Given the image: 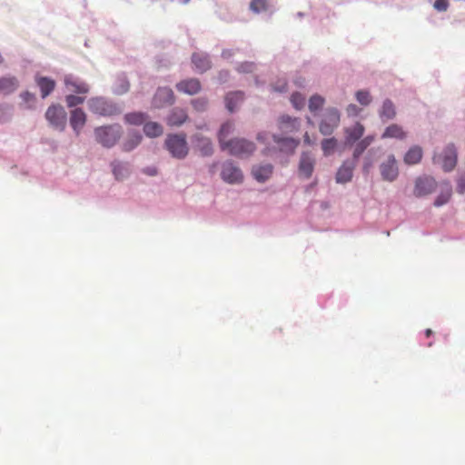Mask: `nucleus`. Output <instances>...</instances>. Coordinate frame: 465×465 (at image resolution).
Wrapping results in <instances>:
<instances>
[{
  "label": "nucleus",
  "mask_w": 465,
  "mask_h": 465,
  "mask_svg": "<svg viewBox=\"0 0 465 465\" xmlns=\"http://www.w3.org/2000/svg\"><path fill=\"white\" fill-rule=\"evenodd\" d=\"M123 134V129L119 124H109L94 129V136L97 143L106 148L114 146Z\"/></svg>",
  "instance_id": "f257e3e1"
},
{
  "label": "nucleus",
  "mask_w": 465,
  "mask_h": 465,
  "mask_svg": "<svg viewBox=\"0 0 465 465\" xmlns=\"http://www.w3.org/2000/svg\"><path fill=\"white\" fill-rule=\"evenodd\" d=\"M164 146L170 154L177 159H183L189 153L186 136L183 134H168Z\"/></svg>",
  "instance_id": "f03ea898"
},
{
  "label": "nucleus",
  "mask_w": 465,
  "mask_h": 465,
  "mask_svg": "<svg viewBox=\"0 0 465 465\" xmlns=\"http://www.w3.org/2000/svg\"><path fill=\"white\" fill-rule=\"evenodd\" d=\"M220 147L223 151H227L230 154L237 157H247L255 150L252 142L241 138L231 139Z\"/></svg>",
  "instance_id": "7ed1b4c3"
},
{
  "label": "nucleus",
  "mask_w": 465,
  "mask_h": 465,
  "mask_svg": "<svg viewBox=\"0 0 465 465\" xmlns=\"http://www.w3.org/2000/svg\"><path fill=\"white\" fill-rule=\"evenodd\" d=\"M89 110L102 116H112L120 113L119 108L113 103L102 97H93L88 101Z\"/></svg>",
  "instance_id": "20e7f679"
},
{
  "label": "nucleus",
  "mask_w": 465,
  "mask_h": 465,
  "mask_svg": "<svg viewBox=\"0 0 465 465\" xmlns=\"http://www.w3.org/2000/svg\"><path fill=\"white\" fill-rule=\"evenodd\" d=\"M341 115L336 108H328L319 124V131L323 135L331 134L339 126Z\"/></svg>",
  "instance_id": "39448f33"
},
{
  "label": "nucleus",
  "mask_w": 465,
  "mask_h": 465,
  "mask_svg": "<svg viewBox=\"0 0 465 465\" xmlns=\"http://www.w3.org/2000/svg\"><path fill=\"white\" fill-rule=\"evenodd\" d=\"M45 118L54 128L64 131L66 125V113L60 104L50 105L45 113Z\"/></svg>",
  "instance_id": "423d86ee"
},
{
  "label": "nucleus",
  "mask_w": 465,
  "mask_h": 465,
  "mask_svg": "<svg viewBox=\"0 0 465 465\" xmlns=\"http://www.w3.org/2000/svg\"><path fill=\"white\" fill-rule=\"evenodd\" d=\"M433 162L440 164L445 172L454 169L457 163V152L453 144H449L441 153L433 156Z\"/></svg>",
  "instance_id": "0eeeda50"
},
{
  "label": "nucleus",
  "mask_w": 465,
  "mask_h": 465,
  "mask_svg": "<svg viewBox=\"0 0 465 465\" xmlns=\"http://www.w3.org/2000/svg\"><path fill=\"white\" fill-rule=\"evenodd\" d=\"M221 177L225 183L231 184L241 183L243 180L242 172L232 161L223 163Z\"/></svg>",
  "instance_id": "6e6552de"
},
{
  "label": "nucleus",
  "mask_w": 465,
  "mask_h": 465,
  "mask_svg": "<svg viewBox=\"0 0 465 465\" xmlns=\"http://www.w3.org/2000/svg\"><path fill=\"white\" fill-rule=\"evenodd\" d=\"M437 187L436 181L430 176L418 177L415 181L413 193L416 197L430 194Z\"/></svg>",
  "instance_id": "1a4fd4ad"
},
{
  "label": "nucleus",
  "mask_w": 465,
  "mask_h": 465,
  "mask_svg": "<svg viewBox=\"0 0 465 465\" xmlns=\"http://www.w3.org/2000/svg\"><path fill=\"white\" fill-rule=\"evenodd\" d=\"M380 171L384 181L393 182L397 179L399 168L393 154L389 155L387 160L380 165Z\"/></svg>",
  "instance_id": "9d476101"
},
{
  "label": "nucleus",
  "mask_w": 465,
  "mask_h": 465,
  "mask_svg": "<svg viewBox=\"0 0 465 465\" xmlns=\"http://www.w3.org/2000/svg\"><path fill=\"white\" fill-rule=\"evenodd\" d=\"M64 84L65 89L70 93H74L77 94H86L89 92L88 84L73 74L65 75L64 77Z\"/></svg>",
  "instance_id": "9b49d317"
},
{
  "label": "nucleus",
  "mask_w": 465,
  "mask_h": 465,
  "mask_svg": "<svg viewBox=\"0 0 465 465\" xmlns=\"http://www.w3.org/2000/svg\"><path fill=\"white\" fill-rule=\"evenodd\" d=\"M173 102L174 94L173 90L169 87L158 88L153 99V104L157 108L163 107L167 104H172Z\"/></svg>",
  "instance_id": "f8f14e48"
},
{
  "label": "nucleus",
  "mask_w": 465,
  "mask_h": 465,
  "mask_svg": "<svg viewBox=\"0 0 465 465\" xmlns=\"http://www.w3.org/2000/svg\"><path fill=\"white\" fill-rule=\"evenodd\" d=\"M315 159L309 153H302L299 163V174L309 179L313 173Z\"/></svg>",
  "instance_id": "ddd939ff"
},
{
  "label": "nucleus",
  "mask_w": 465,
  "mask_h": 465,
  "mask_svg": "<svg viewBox=\"0 0 465 465\" xmlns=\"http://www.w3.org/2000/svg\"><path fill=\"white\" fill-rule=\"evenodd\" d=\"M202 85L198 79L190 78L176 84V89L180 93L193 95L201 91Z\"/></svg>",
  "instance_id": "4468645a"
},
{
  "label": "nucleus",
  "mask_w": 465,
  "mask_h": 465,
  "mask_svg": "<svg viewBox=\"0 0 465 465\" xmlns=\"http://www.w3.org/2000/svg\"><path fill=\"white\" fill-rule=\"evenodd\" d=\"M356 163L353 161H345L336 173V182L338 183H346L352 178L353 170Z\"/></svg>",
  "instance_id": "2eb2a0df"
},
{
  "label": "nucleus",
  "mask_w": 465,
  "mask_h": 465,
  "mask_svg": "<svg viewBox=\"0 0 465 465\" xmlns=\"http://www.w3.org/2000/svg\"><path fill=\"white\" fill-rule=\"evenodd\" d=\"M278 127L283 133H294L300 128V121L296 117L283 114L278 119Z\"/></svg>",
  "instance_id": "dca6fc26"
},
{
  "label": "nucleus",
  "mask_w": 465,
  "mask_h": 465,
  "mask_svg": "<svg viewBox=\"0 0 465 465\" xmlns=\"http://www.w3.org/2000/svg\"><path fill=\"white\" fill-rule=\"evenodd\" d=\"M86 123V114L81 108H75L70 114V124L76 135H79Z\"/></svg>",
  "instance_id": "f3484780"
},
{
  "label": "nucleus",
  "mask_w": 465,
  "mask_h": 465,
  "mask_svg": "<svg viewBox=\"0 0 465 465\" xmlns=\"http://www.w3.org/2000/svg\"><path fill=\"white\" fill-rule=\"evenodd\" d=\"M272 139L277 144L279 150L286 153H292L299 145V140L291 137L272 135Z\"/></svg>",
  "instance_id": "a211bd4d"
},
{
  "label": "nucleus",
  "mask_w": 465,
  "mask_h": 465,
  "mask_svg": "<svg viewBox=\"0 0 465 465\" xmlns=\"http://www.w3.org/2000/svg\"><path fill=\"white\" fill-rule=\"evenodd\" d=\"M365 131L364 126L361 123H356L354 125L351 127H347L344 129L345 134V143L352 144L356 141L360 140L363 135Z\"/></svg>",
  "instance_id": "6ab92c4d"
},
{
  "label": "nucleus",
  "mask_w": 465,
  "mask_h": 465,
  "mask_svg": "<svg viewBox=\"0 0 465 465\" xmlns=\"http://www.w3.org/2000/svg\"><path fill=\"white\" fill-rule=\"evenodd\" d=\"M188 119L187 113L182 108H173L167 116L166 122L170 126H180Z\"/></svg>",
  "instance_id": "aec40b11"
},
{
  "label": "nucleus",
  "mask_w": 465,
  "mask_h": 465,
  "mask_svg": "<svg viewBox=\"0 0 465 465\" xmlns=\"http://www.w3.org/2000/svg\"><path fill=\"white\" fill-rule=\"evenodd\" d=\"M192 62L199 73H204L211 68V60L207 54L194 53L192 55Z\"/></svg>",
  "instance_id": "412c9836"
},
{
  "label": "nucleus",
  "mask_w": 465,
  "mask_h": 465,
  "mask_svg": "<svg viewBox=\"0 0 465 465\" xmlns=\"http://www.w3.org/2000/svg\"><path fill=\"white\" fill-rule=\"evenodd\" d=\"M273 167L270 163L256 165L252 167V173L259 182L268 180L272 173Z\"/></svg>",
  "instance_id": "4be33fe9"
},
{
  "label": "nucleus",
  "mask_w": 465,
  "mask_h": 465,
  "mask_svg": "<svg viewBox=\"0 0 465 465\" xmlns=\"http://www.w3.org/2000/svg\"><path fill=\"white\" fill-rule=\"evenodd\" d=\"M35 83L37 86L40 88L42 98H45L48 96L55 87V82L45 76H40L35 78Z\"/></svg>",
  "instance_id": "5701e85b"
},
{
  "label": "nucleus",
  "mask_w": 465,
  "mask_h": 465,
  "mask_svg": "<svg viewBox=\"0 0 465 465\" xmlns=\"http://www.w3.org/2000/svg\"><path fill=\"white\" fill-rule=\"evenodd\" d=\"M194 140L195 147L197 150H199L203 156H210L213 153V143L209 138L195 135Z\"/></svg>",
  "instance_id": "b1692460"
},
{
  "label": "nucleus",
  "mask_w": 465,
  "mask_h": 465,
  "mask_svg": "<svg viewBox=\"0 0 465 465\" xmlns=\"http://www.w3.org/2000/svg\"><path fill=\"white\" fill-rule=\"evenodd\" d=\"M19 83L15 76L0 78V94H9L18 88Z\"/></svg>",
  "instance_id": "393cba45"
},
{
  "label": "nucleus",
  "mask_w": 465,
  "mask_h": 465,
  "mask_svg": "<svg viewBox=\"0 0 465 465\" xmlns=\"http://www.w3.org/2000/svg\"><path fill=\"white\" fill-rule=\"evenodd\" d=\"M422 149L418 145L411 147L404 155V163L408 165L417 164L422 158Z\"/></svg>",
  "instance_id": "a878e982"
},
{
  "label": "nucleus",
  "mask_w": 465,
  "mask_h": 465,
  "mask_svg": "<svg viewBox=\"0 0 465 465\" xmlns=\"http://www.w3.org/2000/svg\"><path fill=\"white\" fill-rule=\"evenodd\" d=\"M382 139L386 138H395L399 140H403L406 138V133L403 131L402 127L399 124H393L389 125L381 135Z\"/></svg>",
  "instance_id": "bb28decb"
},
{
  "label": "nucleus",
  "mask_w": 465,
  "mask_h": 465,
  "mask_svg": "<svg viewBox=\"0 0 465 465\" xmlns=\"http://www.w3.org/2000/svg\"><path fill=\"white\" fill-rule=\"evenodd\" d=\"M244 99V94L241 91L232 92L225 96V104L230 112H233L236 106Z\"/></svg>",
  "instance_id": "cd10ccee"
},
{
  "label": "nucleus",
  "mask_w": 465,
  "mask_h": 465,
  "mask_svg": "<svg viewBox=\"0 0 465 465\" xmlns=\"http://www.w3.org/2000/svg\"><path fill=\"white\" fill-rule=\"evenodd\" d=\"M396 111L391 100H385L380 111V116L383 121L391 120L395 117Z\"/></svg>",
  "instance_id": "c85d7f7f"
},
{
  "label": "nucleus",
  "mask_w": 465,
  "mask_h": 465,
  "mask_svg": "<svg viewBox=\"0 0 465 465\" xmlns=\"http://www.w3.org/2000/svg\"><path fill=\"white\" fill-rule=\"evenodd\" d=\"M143 132L149 137H158L163 134V126L156 122H148L143 125Z\"/></svg>",
  "instance_id": "c756f323"
},
{
  "label": "nucleus",
  "mask_w": 465,
  "mask_h": 465,
  "mask_svg": "<svg viewBox=\"0 0 465 465\" xmlns=\"http://www.w3.org/2000/svg\"><path fill=\"white\" fill-rule=\"evenodd\" d=\"M451 193V186L449 183L445 184V186L441 189L440 193L435 199L434 205L436 207H440L447 203L450 199Z\"/></svg>",
  "instance_id": "7c9ffc66"
},
{
  "label": "nucleus",
  "mask_w": 465,
  "mask_h": 465,
  "mask_svg": "<svg viewBox=\"0 0 465 465\" xmlns=\"http://www.w3.org/2000/svg\"><path fill=\"white\" fill-rule=\"evenodd\" d=\"M234 126L233 124L231 122L224 123L219 131L218 134V140L220 146L226 143L229 140H227V137L233 132Z\"/></svg>",
  "instance_id": "2f4dec72"
},
{
  "label": "nucleus",
  "mask_w": 465,
  "mask_h": 465,
  "mask_svg": "<svg viewBox=\"0 0 465 465\" xmlns=\"http://www.w3.org/2000/svg\"><path fill=\"white\" fill-rule=\"evenodd\" d=\"M142 135L139 134H130L129 137L123 143L122 149L124 152H130L140 144Z\"/></svg>",
  "instance_id": "473e14b6"
},
{
  "label": "nucleus",
  "mask_w": 465,
  "mask_h": 465,
  "mask_svg": "<svg viewBox=\"0 0 465 465\" xmlns=\"http://www.w3.org/2000/svg\"><path fill=\"white\" fill-rule=\"evenodd\" d=\"M321 145L324 156H329L332 154L337 148L338 141L334 137L326 138L322 141Z\"/></svg>",
  "instance_id": "72a5a7b5"
},
{
  "label": "nucleus",
  "mask_w": 465,
  "mask_h": 465,
  "mask_svg": "<svg viewBox=\"0 0 465 465\" xmlns=\"http://www.w3.org/2000/svg\"><path fill=\"white\" fill-rule=\"evenodd\" d=\"M325 100L319 94L312 95L309 100V110L312 113H316L324 105Z\"/></svg>",
  "instance_id": "f704fd0d"
},
{
  "label": "nucleus",
  "mask_w": 465,
  "mask_h": 465,
  "mask_svg": "<svg viewBox=\"0 0 465 465\" xmlns=\"http://www.w3.org/2000/svg\"><path fill=\"white\" fill-rule=\"evenodd\" d=\"M124 119L130 124L140 125L144 123L146 115L143 113H131L127 114Z\"/></svg>",
  "instance_id": "c9c22d12"
},
{
  "label": "nucleus",
  "mask_w": 465,
  "mask_h": 465,
  "mask_svg": "<svg viewBox=\"0 0 465 465\" xmlns=\"http://www.w3.org/2000/svg\"><path fill=\"white\" fill-rule=\"evenodd\" d=\"M111 165L116 179H122L126 175L127 168L121 162L114 161Z\"/></svg>",
  "instance_id": "e433bc0d"
},
{
  "label": "nucleus",
  "mask_w": 465,
  "mask_h": 465,
  "mask_svg": "<svg viewBox=\"0 0 465 465\" xmlns=\"http://www.w3.org/2000/svg\"><path fill=\"white\" fill-rule=\"evenodd\" d=\"M291 103L295 109L301 110L305 104V97L300 93H293L291 96Z\"/></svg>",
  "instance_id": "4c0bfd02"
},
{
  "label": "nucleus",
  "mask_w": 465,
  "mask_h": 465,
  "mask_svg": "<svg viewBox=\"0 0 465 465\" xmlns=\"http://www.w3.org/2000/svg\"><path fill=\"white\" fill-rule=\"evenodd\" d=\"M268 0H252L250 4V8L254 13H260L267 10Z\"/></svg>",
  "instance_id": "58836bf2"
},
{
  "label": "nucleus",
  "mask_w": 465,
  "mask_h": 465,
  "mask_svg": "<svg viewBox=\"0 0 465 465\" xmlns=\"http://www.w3.org/2000/svg\"><path fill=\"white\" fill-rule=\"evenodd\" d=\"M79 95H74V94H68L65 96V102L68 107H74L79 104H82L85 98L84 96Z\"/></svg>",
  "instance_id": "ea45409f"
},
{
  "label": "nucleus",
  "mask_w": 465,
  "mask_h": 465,
  "mask_svg": "<svg viewBox=\"0 0 465 465\" xmlns=\"http://www.w3.org/2000/svg\"><path fill=\"white\" fill-rule=\"evenodd\" d=\"M357 101L362 105H368L371 102L370 93L365 90H360L356 93Z\"/></svg>",
  "instance_id": "a19ab883"
},
{
  "label": "nucleus",
  "mask_w": 465,
  "mask_h": 465,
  "mask_svg": "<svg viewBox=\"0 0 465 465\" xmlns=\"http://www.w3.org/2000/svg\"><path fill=\"white\" fill-rule=\"evenodd\" d=\"M255 67L256 65L253 62H243L237 66L236 70L239 73L249 74L252 73L255 70Z\"/></svg>",
  "instance_id": "79ce46f5"
},
{
  "label": "nucleus",
  "mask_w": 465,
  "mask_h": 465,
  "mask_svg": "<svg viewBox=\"0 0 465 465\" xmlns=\"http://www.w3.org/2000/svg\"><path fill=\"white\" fill-rule=\"evenodd\" d=\"M369 147L365 144L361 140L357 143L353 151V162L357 163L358 158L362 154V153Z\"/></svg>",
  "instance_id": "37998d69"
},
{
  "label": "nucleus",
  "mask_w": 465,
  "mask_h": 465,
  "mask_svg": "<svg viewBox=\"0 0 465 465\" xmlns=\"http://www.w3.org/2000/svg\"><path fill=\"white\" fill-rule=\"evenodd\" d=\"M272 88L275 92L284 93L287 91V81L283 78L278 79L275 83L272 84Z\"/></svg>",
  "instance_id": "c03bdc74"
},
{
  "label": "nucleus",
  "mask_w": 465,
  "mask_h": 465,
  "mask_svg": "<svg viewBox=\"0 0 465 465\" xmlns=\"http://www.w3.org/2000/svg\"><path fill=\"white\" fill-rule=\"evenodd\" d=\"M22 100L27 104V107L30 108L32 107L33 104L35 103V96L34 94L28 92V91H25V92H23L21 94H20Z\"/></svg>",
  "instance_id": "a18cd8bd"
},
{
  "label": "nucleus",
  "mask_w": 465,
  "mask_h": 465,
  "mask_svg": "<svg viewBox=\"0 0 465 465\" xmlns=\"http://www.w3.org/2000/svg\"><path fill=\"white\" fill-rule=\"evenodd\" d=\"M192 104L196 110L203 111L207 106V100L204 98L194 99L193 100Z\"/></svg>",
  "instance_id": "49530a36"
},
{
  "label": "nucleus",
  "mask_w": 465,
  "mask_h": 465,
  "mask_svg": "<svg viewBox=\"0 0 465 465\" xmlns=\"http://www.w3.org/2000/svg\"><path fill=\"white\" fill-rule=\"evenodd\" d=\"M448 6L449 3L447 0H436L434 3V8L440 12L446 11Z\"/></svg>",
  "instance_id": "de8ad7c7"
},
{
  "label": "nucleus",
  "mask_w": 465,
  "mask_h": 465,
  "mask_svg": "<svg viewBox=\"0 0 465 465\" xmlns=\"http://www.w3.org/2000/svg\"><path fill=\"white\" fill-rule=\"evenodd\" d=\"M346 112L349 116H357L361 112V108H359L356 104H351L347 106Z\"/></svg>",
  "instance_id": "09e8293b"
},
{
  "label": "nucleus",
  "mask_w": 465,
  "mask_h": 465,
  "mask_svg": "<svg viewBox=\"0 0 465 465\" xmlns=\"http://www.w3.org/2000/svg\"><path fill=\"white\" fill-rule=\"evenodd\" d=\"M457 192L459 193H465V176L460 178L459 181H458V184H457Z\"/></svg>",
  "instance_id": "8fccbe9b"
},
{
  "label": "nucleus",
  "mask_w": 465,
  "mask_h": 465,
  "mask_svg": "<svg viewBox=\"0 0 465 465\" xmlns=\"http://www.w3.org/2000/svg\"><path fill=\"white\" fill-rule=\"evenodd\" d=\"M128 89H129V84H128V82H127V81H125V80H123V84H122V85H121L120 89H118L116 92H117L118 94H124V93L127 92V91H128Z\"/></svg>",
  "instance_id": "3c124183"
},
{
  "label": "nucleus",
  "mask_w": 465,
  "mask_h": 465,
  "mask_svg": "<svg viewBox=\"0 0 465 465\" xmlns=\"http://www.w3.org/2000/svg\"><path fill=\"white\" fill-rule=\"evenodd\" d=\"M234 54L233 50L226 49L222 52V57L224 59H229Z\"/></svg>",
  "instance_id": "603ef678"
},
{
  "label": "nucleus",
  "mask_w": 465,
  "mask_h": 465,
  "mask_svg": "<svg viewBox=\"0 0 465 465\" xmlns=\"http://www.w3.org/2000/svg\"><path fill=\"white\" fill-rule=\"evenodd\" d=\"M361 141L367 144L368 146H370L372 142L374 141V136L373 135H368L366 137H364L363 139H361Z\"/></svg>",
  "instance_id": "864d4df0"
},
{
  "label": "nucleus",
  "mask_w": 465,
  "mask_h": 465,
  "mask_svg": "<svg viewBox=\"0 0 465 465\" xmlns=\"http://www.w3.org/2000/svg\"><path fill=\"white\" fill-rule=\"evenodd\" d=\"M149 175H155L157 173L156 169L154 167H149L144 171Z\"/></svg>",
  "instance_id": "5fc2aeb1"
},
{
  "label": "nucleus",
  "mask_w": 465,
  "mask_h": 465,
  "mask_svg": "<svg viewBox=\"0 0 465 465\" xmlns=\"http://www.w3.org/2000/svg\"><path fill=\"white\" fill-rule=\"evenodd\" d=\"M371 167V163L366 162L363 165V172L368 173Z\"/></svg>",
  "instance_id": "6e6d98bb"
},
{
  "label": "nucleus",
  "mask_w": 465,
  "mask_h": 465,
  "mask_svg": "<svg viewBox=\"0 0 465 465\" xmlns=\"http://www.w3.org/2000/svg\"><path fill=\"white\" fill-rule=\"evenodd\" d=\"M304 143L306 144H312V141L310 139V136H309L308 133H305V134H304Z\"/></svg>",
  "instance_id": "4d7b16f0"
},
{
  "label": "nucleus",
  "mask_w": 465,
  "mask_h": 465,
  "mask_svg": "<svg viewBox=\"0 0 465 465\" xmlns=\"http://www.w3.org/2000/svg\"><path fill=\"white\" fill-rule=\"evenodd\" d=\"M426 337H430L432 334V331L430 329H427L425 331Z\"/></svg>",
  "instance_id": "13d9d810"
},
{
  "label": "nucleus",
  "mask_w": 465,
  "mask_h": 465,
  "mask_svg": "<svg viewBox=\"0 0 465 465\" xmlns=\"http://www.w3.org/2000/svg\"><path fill=\"white\" fill-rule=\"evenodd\" d=\"M4 116H5V113H4V111L0 110V123H2V122H3V118H4Z\"/></svg>",
  "instance_id": "bf43d9fd"
},
{
  "label": "nucleus",
  "mask_w": 465,
  "mask_h": 465,
  "mask_svg": "<svg viewBox=\"0 0 465 465\" xmlns=\"http://www.w3.org/2000/svg\"><path fill=\"white\" fill-rule=\"evenodd\" d=\"M223 74H224V76H228V74H229V73H228V72H224V73L221 72V73H220V75L222 76V75H223Z\"/></svg>",
  "instance_id": "052dcab7"
},
{
  "label": "nucleus",
  "mask_w": 465,
  "mask_h": 465,
  "mask_svg": "<svg viewBox=\"0 0 465 465\" xmlns=\"http://www.w3.org/2000/svg\"><path fill=\"white\" fill-rule=\"evenodd\" d=\"M307 121H308V123H309L310 124H312V120H311V118H310V117H308V118H307Z\"/></svg>",
  "instance_id": "680f3d73"
},
{
  "label": "nucleus",
  "mask_w": 465,
  "mask_h": 465,
  "mask_svg": "<svg viewBox=\"0 0 465 465\" xmlns=\"http://www.w3.org/2000/svg\"><path fill=\"white\" fill-rule=\"evenodd\" d=\"M257 139H258V140H262V134H258Z\"/></svg>",
  "instance_id": "e2e57ef3"
},
{
  "label": "nucleus",
  "mask_w": 465,
  "mask_h": 465,
  "mask_svg": "<svg viewBox=\"0 0 465 465\" xmlns=\"http://www.w3.org/2000/svg\"><path fill=\"white\" fill-rule=\"evenodd\" d=\"M3 63V58L2 56L0 55V64Z\"/></svg>",
  "instance_id": "0e129e2a"
},
{
  "label": "nucleus",
  "mask_w": 465,
  "mask_h": 465,
  "mask_svg": "<svg viewBox=\"0 0 465 465\" xmlns=\"http://www.w3.org/2000/svg\"><path fill=\"white\" fill-rule=\"evenodd\" d=\"M189 0H184V2H188Z\"/></svg>",
  "instance_id": "69168bd1"
}]
</instances>
